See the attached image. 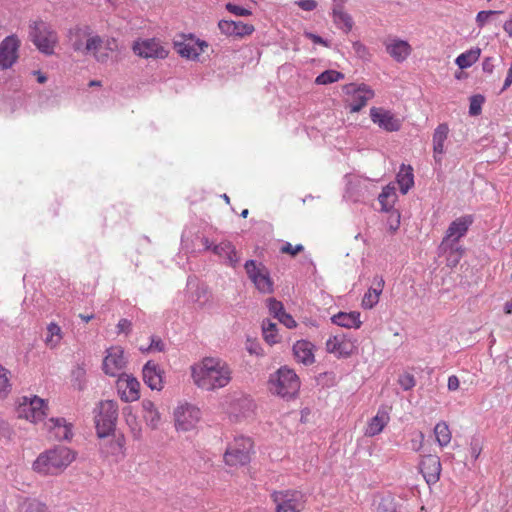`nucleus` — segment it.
<instances>
[{"instance_id":"obj_3","label":"nucleus","mask_w":512,"mask_h":512,"mask_svg":"<svg viewBox=\"0 0 512 512\" xmlns=\"http://www.w3.org/2000/svg\"><path fill=\"white\" fill-rule=\"evenodd\" d=\"M473 223V217L471 215H465L452 221L446 231V235L440 245V249L443 251H450L448 257L449 265L455 266L459 262L461 250L456 246L458 241L464 237Z\"/></svg>"},{"instance_id":"obj_39","label":"nucleus","mask_w":512,"mask_h":512,"mask_svg":"<svg viewBox=\"0 0 512 512\" xmlns=\"http://www.w3.org/2000/svg\"><path fill=\"white\" fill-rule=\"evenodd\" d=\"M62 337L63 336H62V331H61L60 326L54 322H51L47 326V333L45 336V344L49 348H56L60 344Z\"/></svg>"},{"instance_id":"obj_38","label":"nucleus","mask_w":512,"mask_h":512,"mask_svg":"<svg viewBox=\"0 0 512 512\" xmlns=\"http://www.w3.org/2000/svg\"><path fill=\"white\" fill-rule=\"evenodd\" d=\"M11 377V371L0 363V400L6 399L12 392Z\"/></svg>"},{"instance_id":"obj_11","label":"nucleus","mask_w":512,"mask_h":512,"mask_svg":"<svg viewBox=\"0 0 512 512\" xmlns=\"http://www.w3.org/2000/svg\"><path fill=\"white\" fill-rule=\"evenodd\" d=\"M344 90L348 96L347 103L351 113L359 112L375 96L374 90L364 83L348 84Z\"/></svg>"},{"instance_id":"obj_29","label":"nucleus","mask_w":512,"mask_h":512,"mask_svg":"<svg viewBox=\"0 0 512 512\" xmlns=\"http://www.w3.org/2000/svg\"><path fill=\"white\" fill-rule=\"evenodd\" d=\"M313 344L306 340H299L293 345V353L297 362L304 365L314 363Z\"/></svg>"},{"instance_id":"obj_31","label":"nucleus","mask_w":512,"mask_h":512,"mask_svg":"<svg viewBox=\"0 0 512 512\" xmlns=\"http://www.w3.org/2000/svg\"><path fill=\"white\" fill-rule=\"evenodd\" d=\"M360 312L351 311V312H339L334 315L331 320L332 323L345 327L348 329L354 328L358 329L362 325V321L360 319Z\"/></svg>"},{"instance_id":"obj_19","label":"nucleus","mask_w":512,"mask_h":512,"mask_svg":"<svg viewBox=\"0 0 512 512\" xmlns=\"http://www.w3.org/2000/svg\"><path fill=\"white\" fill-rule=\"evenodd\" d=\"M449 135V127L446 123L439 124L432 136L433 144V160L435 163V169L442 167L443 156L446 153V141Z\"/></svg>"},{"instance_id":"obj_6","label":"nucleus","mask_w":512,"mask_h":512,"mask_svg":"<svg viewBox=\"0 0 512 512\" xmlns=\"http://www.w3.org/2000/svg\"><path fill=\"white\" fill-rule=\"evenodd\" d=\"M117 417L118 406L116 402L112 400L100 402L95 415L96 432L99 438L108 437L114 432Z\"/></svg>"},{"instance_id":"obj_2","label":"nucleus","mask_w":512,"mask_h":512,"mask_svg":"<svg viewBox=\"0 0 512 512\" xmlns=\"http://www.w3.org/2000/svg\"><path fill=\"white\" fill-rule=\"evenodd\" d=\"M76 453L66 446H55L42 452L34 461L33 469L43 475L62 473L75 459Z\"/></svg>"},{"instance_id":"obj_20","label":"nucleus","mask_w":512,"mask_h":512,"mask_svg":"<svg viewBox=\"0 0 512 512\" xmlns=\"http://www.w3.org/2000/svg\"><path fill=\"white\" fill-rule=\"evenodd\" d=\"M120 398L125 402H133L140 397V383L130 375L121 374L117 381Z\"/></svg>"},{"instance_id":"obj_35","label":"nucleus","mask_w":512,"mask_h":512,"mask_svg":"<svg viewBox=\"0 0 512 512\" xmlns=\"http://www.w3.org/2000/svg\"><path fill=\"white\" fill-rule=\"evenodd\" d=\"M142 405V411H143V418L146 422V424L152 428L156 429L159 426L161 416L158 412L155 404L148 399H144L141 403Z\"/></svg>"},{"instance_id":"obj_62","label":"nucleus","mask_w":512,"mask_h":512,"mask_svg":"<svg viewBox=\"0 0 512 512\" xmlns=\"http://www.w3.org/2000/svg\"><path fill=\"white\" fill-rule=\"evenodd\" d=\"M512 84V62L508 69L502 90H506Z\"/></svg>"},{"instance_id":"obj_41","label":"nucleus","mask_w":512,"mask_h":512,"mask_svg":"<svg viewBox=\"0 0 512 512\" xmlns=\"http://www.w3.org/2000/svg\"><path fill=\"white\" fill-rule=\"evenodd\" d=\"M434 434L436 437L437 443L441 446H447L451 441V431L446 422L441 421L437 423L434 427Z\"/></svg>"},{"instance_id":"obj_53","label":"nucleus","mask_w":512,"mask_h":512,"mask_svg":"<svg viewBox=\"0 0 512 512\" xmlns=\"http://www.w3.org/2000/svg\"><path fill=\"white\" fill-rule=\"evenodd\" d=\"M500 11H480L476 16V23L479 27H483L492 15L499 14Z\"/></svg>"},{"instance_id":"obj_57","label":"nucleus","mask_w":512,"mask_h":512,"mask_svg":"<svg viewBox=\"0 0 512 512\" xmlns=\"http://www.w3.org/2000/svg\"><path fill=\"white\" fill-rule=\"evenodd\" d=\"M246 350L251 354V355H260L261 354V347L259 345L258 342L256 341H253V340H250L248 339L246 341Z\"/></svg>"},{"instance_id":"obj_5","label":"nucleus","mask_w":512,"mask_h":512,"mask_svg":"<svg viewBox=\"0 0 512 512\" xmlns=\"http://www.w3.org/2000/svg\"><path fill=\"white\" fill-rule=\"evenodd\" d=\"M270 390L283 397H294L300 388L297 374L290 368L282 367L270 378Z\"/></svg>"},{"instance_id":"obj_59","label":"nucleus","mask_w":512,"mask_h":512,"mask_svg":"<svg viewBox=\"0 0 512 512\" xmlns=\"http://www.w3.org/2000/svg\"><path fill=\"white\" fill-rule=\"evenodd\" d=\"M352 47H353V50L355 51V53L359 56V57H365V55L367 54V48L364 44H362L361 42L359 41H355L353 42L352 44Z\"/></svg>"},{"instance_id":"obj_49","label":"nucleus","mask_w":512,"mask_h":512,"mask_svg":"<svg viewBox=\"0 0 512 512\" xmlns=\"http://www.w3.org/2000/svg\"><path fill=\"white\" fill-rule=\"evenodd\" d=\"M141 350L144 352H163L165 350V343L160 337L152 336L149 347L146 349L141 348Z\"/></svg>"},{"instance_id":"obj_28","label":"nucleus","mask_w":512,"mask_h":512,"mask_svg":"<svg viewBox=\"0 0 512 512\" xmlns=\"http://www.w3.org/2000/svg\"><path fill=\"white\" fill-rule=\"evenodd\" d=\"M384 285L385 281L382 276H375L373 278V286L368 289L362 298L361 305L364 309H372L377 305Z\"/></svg>"},{"instance_id":"obj_40","label":"nucleus","mask_w":512,"mask_h":512,"mask_svg":"<svg viewBox=\"0 0 512 512\" xmlns=\"http://www.w3.org/2000/svg\"><path fill=\"white\" fill-rule=\"evenodd\" d=\"M262 332L265 341L269 345L276 344L280 341V337L277 332V325L269 319H265L262 322Z\"/></svg>"},{"instance_id":"obj_21","label":"nucleus","mask_w":512,"mask_h":512,"mask_svg":"<svg viewBox=\"0 0 512 512\" xmlns=\"http://www.w3.org/2000/svg\"><path fill=\"white\" fill-rule=\"evenodd\" d=\"M208 47L207 42L195 39L190 36L188 39L183 41H175L174 48L176 52L184 58L195 60L198 56L204 52V49Z\"/></svg>"},{"instance_id":"obj_52","label":"nucleus","mask_w":512,"mask_h":512,"mask_svg":"<svg viewBox=\"0 0 512 512\" xmlns=\"http://www.w3.org/2000/svg\"><path fill=\"white\" fill-rule=\"evenodd\" d=\"M218 28L221 33L227 36H234V21L233 20H220L218 23Z\"/></svg>"},{"instance_id":"obj_22","label":"nucleus","mask_w":512,"mask_h":512,"mask_svg":"<svg viewBox=\"0 0 512 512\" xmlns=\"http://www.w3.org/2000/svg\"><path fill=\"white\" fill-rule=\"evenodd\" d=\"M133 51L135 54L143 58L163 59L168 55V52L156 39H146L135 42L133 45Z\"/></svg>"},{"instance_id":"obj_50","label":"nucleus","mask_w":512,"mask_h":512,"mask_svg":"<svg viewBox=\"0 0 512 512\" xmlns=\"http://www.w3.org/2000/svg\"><path fill=\"white\" fill-rule=\"evenodd\" d=\"M304 250V246L302 244L292 245L290 242H285L280 251L283 254H289L291 256H295L296 254L302 252Z\"/></svg>"},{"instance_id":"obj_18","label":"nucleus","mask_w":512,"mask_h":512,"mask_svg":"<svg viewBox=\"0 0 512 512\" xmlns=\"http://www.w3.org/2000/svg\"><path fill=\"white\" fill-rule=\"evenodd\" d=\"M44 426L50 437L57 441H70L73 437V425L62 417H51Z\"/></svg>"},{"instance_id":"obj_55","label":"nucleus","mask_w":512,"mask_h":512,"mask_svg":"<svg viewBox=\"0 0 512 512\" xmlns=\"http://www.w3.org/2000/svg\"><path fill=\"white\" fill-rule=\"evenodd\" d=\"M132 323L128 319H120L117 324V333L128 335L131 332Z\"/></svg>"},{"instance_id":"obj_37","label":"nucleus","mask_w":512,"mask_h":512,"mask_svg":"<svg viewBox=\"0 0 512 512\" xmlns=\"http://www.w3.org/2000/svg\"><path fill=\"white\" fill-rule=\"evenodd\" d=\"M396 198L397 195L394 184L390 183L386 185L378 196V201L381 205V209L386 212L391 211L396 201Z\"/></svg>"},{"instance_id":"obj_33","label":"nucleus","mask_w":512,"mask_h":512,"mask_svg":"<svg viewBox=\"0 0 512 512\" xmlns=\"http://www.w3.org/2000/svg\"><path fill=\"white\" fill-rule=\"evenodd\" d=\"M332 16L337 28L345 33H349L352 30L354 22L352 17L344 10V6L333 5Z\"/></svg>"},{"instance_id":"obj_24","label":"nucleus","mask_w":512,"mask_h":512,"mask_svg":"<svg viewBox=\"0 0 512 512\" xmlns=\"http://www.w3.org/2000/svg\"><path fill=\"white\" fill-rule=\"evenodd\" d=\"M213 254L218 256L225 265L235 268L240 262V257L232 242L223 240L213 246Z\"/></svg>"},{"instance_id":"obj_45","label":"nucleus","mask_w":512,"mask_h":512,"mask_svg":"<svg viewBox=\"0 0 512 512\" xmlns=\"http://www.w3.org/2000/svg\"><path fill=\"white\" fill-rule=\"evenodd\" d=\"M187 288L188 290L196 289L195 294L192 293L189 297L192 301L196 302L199 301L206 293V290L204 287H200L199 283L196 278L189 277L187 280Z\"/></svg>"},{"instance_id":"obj_34","label":"nucleus","mask_w":512,"mask_h":512,"mask_svg":"<svg viewBox=\"0 0 512 512\" xmlns=\"http://www.w3.org/2000/svg\"><path fill=\"white\" fill-rule=\"evenodd\" d=\"M396 181L400 192L406 194L414 185L413 168L410 165L402 164L396 175Z\"/></svg>"},{"instance_id":"obj_61","label":"nucleus","mask_w":512,"mask_h":512,"mask_svg":"<svg viewBox=\"0 0 512 512\" xmlns=\"http://www.w3.org/2000/svg\"><path fill=\"white\" fill-rule=\"evenodd\" d=\"M471 456L477 459L480 455L481 448L477 442H472L470 447Z\"/></svg>"},{"instance_id":"obj_26","label":"nucleus","mask_w":512,"mask_h":512,"mask_svg":"<svg viewBox=\"0 0 512 512\" xmlns=\"http://www.w3.org/2000/svg\"><path fill=\"white\" fill-rule=\"evenodd\" d=\"M421 472L428 484H435L441 473L440 459L434 455H428L420 463Z\"/></svg>"},{"instance_id":"obj_8","label":"nucleus","mask_w":512,"mask_h":512,"mask_svg":"<svg viewBox=\"0 0 512 512\" xmlns=\"http://www.w3.org/2000/svg\"><path fill=\"white\" fill-rule=\"evenodd\" d=\"M271 497L275 504V512H301L306 503L305 494L294 489L274 491Z\"/></svg>"},{"instance_id":"obj_51","label":"nucleus","mask_w":512,"mask_h":512,"mask_svg":"<svg viewBox=\"0 0 512 512\" xmlns=\"http://www.w3.org/2000/svg\"><path fill=\"white\" fill-rule=\"evenodd\" d=\"M398 382L399 385L406 391L412 389L416 384L414 376L409 373L401 375Z\"/></svg>"},{"instance_id":"obj_1","label":"nucleus","mask_w":512,"mask_h":512,"mask_svg":"<svg viewBox=\"0 0 512 512\" xmlns=\"http://www.w3.org/2000/svg\"><path fill=\"white\" fill-rule=\"evenodd\" d=\"M193 383L200 389L214 391L227 386L232 380L230 365L217 357H205L191 366Z\"/></svg>"},{"instance_id":"obj_44","label":"nucleus","mask_w":512,"mask_h":512,"mask_svg":"<svg viewBox=\"0 0 512 512\" xmlns=\"http://www.w3.org/2000/svg\"><path fill=\"white\" fill-rule=\"evenodd\" d=\"M478 56H479V50L478 51H472V50L467 51V52L461 53L456 58L455 62L459 68L465 69V68L472 66L477 61Z\"/></svg>"},{"instance_id":"obj_42","label":"nucleus","mask_w":512,"mask_h":512,"mask_svg":"<svg viewBox=\"0 0 512 512\" xmlns=\"http://www.w3.org/2000/svg\"><path fill=\"white\" fill-rule=\"evenodd\" d=\"M19 512H50L45 503L33 499L26 498L19 504Z\"/></svg>"},{"instance_id":"obj_56","label":"nucleus","mask_w":512,"mask_h":512,"mask_svg":"<svg viewBox=\"0 0 512 512\" xmlns=\"http://www.w3.org/2000/svg\"><path fill=\"white\" fill-rule=\"evenodd\" d=\"M388 226L392 232H395L400 226V214L397 211H392L389 219Z\"/></svg>"},{"instance_id":"obj_43","label":"nucleus","mask_w":512,"mask_h":512,"mask_svg":"<svg viewBox=\"0 0 512 512\" xmlns=\"http://www.w3.org/2000/svg\"><path fill=\"white\" fill-rule=\"evenodd\" d=\"M343 78L344 75L341 72L336 70H326L316 77L315 83L318 85H327L337 82Z\"/></svg>"},{"instance_id":"obj_14","label":"nucleus","mask_w":512,"mask_h":512,"mask_svg":"<svg viewBox=\"0 0 512 512\" xmlns=\"http://www.w3.org/2000/svg\"><path fill=\"white\" fill-rule=\"evenodd\" d=\"M101 454L112 462H119L125 457V438L123 435L101 438Z\"/></svg>"},{"instance_id":"obj_16","label":"nucleus","mask_w":512,"mask_h":512,"mask_svg":"<svg viewBox=\"0 0 512 512\" xmlns=\"http://www.w3.org/2000/svg\"><path fill=\"white\" fill-rule=\"evenodd\" d=\"M20 40L16 35H9L0 43V68H11L18 59Z\"/></svg>"},{"instance_id":"obj_48","label":"nucleus","mask_w":512,"mask_h":512,"mask_svg":"<svg viewBox=\"0 0 512 512\" xmlns=\"http://www.w3.org/2000/svg\"><path fill=\"white\" fill-rule=\"evenodd\" d=\"M225 8L228 12L236 15V16H240V17H246V16H250L252 14V11L247 9V8H244L242 6H239L237 4H234V3H227L225 5Z\"/></svg>"},{"instance_id":"obj_27","label":"nucleus","mask_w":512,"mask_h":512,"mask_svg":"<svg viewBox=\"0 0 512 512\" xmlns=\"http://www.w3.org/2000/svg\"><path fill=\"white\" fill-rule=\"evenodd\" d=\"M269 313L276 318L280 323L286 326L289 329L296 327V321L293 317L286 313L284 310V306L282 302L276 300L275 298H268L266 301Z\"/></svg>"},{"instance_id":"obj_32","label":"nucleus","mask_w":512,"mask_h":512,"mask_svg":"<svg viewBox=\"0 0 512 512\" xmlns=\"http://www.w3.org/2000/svg\"><path fill=\"white\" fill-rule=\"evenodd\" d=\"M389 419V414L384 409H379L376 415L368 422L365 435L372 437L380 434L388 424Z\"/></svg>"},{"instance_id":"obj_4","label":"nucleus","mask_w":512,"mask_h":512,"mask_svg":"<svg viewBox=\"0 0 512 512\" xmlns=\"http://www.w3.org/2000/svg\"><path fill=\"white\" fill-rule=\"evenodd\" d=\"M47 402L36 395L20 396L15 401V414L17 418L37 424L47 415Z\"/></svg>"},{"instance_id":"obj_60","label":"nucleus","mask_w":512,"mask_h":512,"mask_svg":"<svg viewBox=\"0 0 512 512\" xmlns=\"http://www.w3.org/2000/svg\"><path fill=\"white\" fill-rule=\"evenodd\" d=\"M460 382L457 376L451 375L448 378L447 387L450 391H455L459 388Z\"/></svg>"},{"instance_id":"obj_25","label":"nucleus","mask_w":512,"mask_h":512,"mask_svg":"<svg viewBox=\"0 0 512 512\" xmlns=\"http://www.w3.org/2000/svg\"><path fill=\"white\" fill-rule=\"evenodd\" d=\"M385 48H386L387 53L396 62H399V63L404 62L412 52V47L407 41L401 40L396 37L389 38L385 42Z\"/></svg>"},{"instance_id":"obj_9","label":"nucleus","mask_w":512,"mask_h":512,"mask_svg":"<svg viewBox=\"0 0 512 512\" xmlns=\"http://www.w3.org/2000/svg\"><path fill=\"white\" fill-rule=\"evenodd\" d=\"M30 37L40 52L46 55L54 53L58 37L56 32L47 23L43 21L34 22L31 26Z\"/></svg>"},{"instance_id":"obj_12","label":"nucleus","mask_w":512,"mask_h":512,"mask_svg":"<svg viewBox=\"0 0 512 512\" xmlns=\"http://www.w3.org/2000/svg\"><path fill=\"white\" fill-rule=\"evenodd\" d=\"M201 418L200 409L189 403H181L174 411L175 427L178 431L193 430Z\"/></svg>"},{"instance_id":"obj_7","label":"nucleus","mask_w":512,"mask_h":512,"mask_svg":"<svg viewBox=\"0 0 512 512\" xmlns=\"http://www.w3.org/2000/svg\"><path fill=\"white\" fill-rule=\"evenodd\" d=\"M253 442L245 436L235 437L229 443L224 454V461L228 466H244L251 460Z\"/></svg>"},{"instance_id":"obj_36","label":"nucleus","mask_w":512,"mask_h":512,"mask_svg":"<svg viewBox=\"0 0 512 512\" xmlns=\"http://www.w3.org/2000/svg\"><path fill=\"white\" fill-rule=\"evenodd\" d=\"M102 39L98 35L90 36L85 43V54L92 53L98 62L104 63L108 60V53L100 52Z\"/></svg>"},{"instance_id":"obj_47","label":"nucleus","mask_w":512,"mask_h":512,"mask_svg":"<svg viewBox=\"0 0 512 512\" xmlns=\"http://www.w3.org/2000/svg\"><path fill=\"white\" fill-rule=\"evenodd\" d=\"M234 36H246L254 32V26L251 24L243 23L241 21H234Z\"/></svg>"},{"instance_id":"obj_54","label":"nucleus","mask_w":512,"mask_h":512,"mask_svg":"<svg viewBox=\"0 0 512 512\" xmlns=\"http://www.w3.org/2000/svg\"><path fill=\"white\" fill-rule=\"evenodd\" d=\"M424 442V434L421 431H418L414 434V437L410 440V448L413 451H419L423 447Z\"/></svg>"},{"instance_id":"obj_13","label":"nucleus","mask_w":512,"mask_h":512,"mask_svg":"<svg viewBox=\"0 0 512 512\" xmlns=\"http://www.w3.org/2000/svg\"><path fill=\"white\" fill-rule=\"evenodd\" d=\"M244 268L249 279L254 283L259 292L271 293L273 291V282L265 266L257 265L254 260H248Z\"/></svg>"},{"instance_id":"obj_46","label":"nucleus","mask_w":512,"mask_h":512,"mask_svg":"<svg viewBox=\"0 0 512 512\" xmlns=\"http://www.w3.org/2000/svg\"><path fill=\"white\" fill-rule=\"evenodd\" d=\"M484 97L482 95H473L470 98L469 114L471 116H478L481 113Z\"/></svg>"},{"instance_id":"obj_17","label":"nucleus","mask_w":512,"mask_h":512,"mask_svg":"<svg viewBox=\"0 0 512 512\" xmlns=\"http://www.w3.org/2000/svg\"><path fill=\"white\" fill-rule=\"evenodd\" d=\"M126 360L124 351L120 346L110 347L106 350V356L103 360V371L109 376H120V372L124 369Z\"/></svg>"},{"instance_id":"obj_63","label":"nucleus","mask_w":512,"mask_h":512,"mask_svg":"<svg viewBox=\"0 0 512 512\" xmlns=\"http://www.w3.org/2000/svg\"><path fill=\"white\" fill-rule=\"evenodd\" d=\"M72 47L75 51L85 54V44L81 40L73 41Z\"/></svg>"},{"instance_id":"obj_15","label":"nucleus","mask_w":512,"mask_h":512,"mask_svg":"<svg viewBox=\"0 0 512 512\" xmlns=\"http://www.w3.org/2000/svg\"><path fill=\"white\" fill-rule=\"evenodd\" d=\"M370 118L374 124L387 132L399 131L402 126L401 120L393 112L382 107H372Z\"/></svg>"},{"instance_id":"obj_30","label":"nucleus","mask_w":512,"mask_h":512,"mask_svg":"<svg viewBox=\"0 0 512 512\" xmlns=\"http://www.w3.org/2000/svg\"><path fill=\"white\" fill-rule=\"evenodd\" d=\"M326 349L338 357H347L351 354L352 345L343 336L336 335L326 341Z\"/></svg>"},{"instance_id":"obj_23","label":"nucleus","mask_w":512,"mask_h":512,"mask_svg":"<svg viewBox=\"0 0 512 512\" xmlns=\"http://www.w3.org/2000/svg\"><path fill=\"white\" fill-rule=\"evenodd\" d=\"M143 380L152 390L161 391L164 387V370L155 362L148 361L142 369Z\"/></svg>"},{"instance_id":"obj_64","label":"nucleus","mask_w":512,"mask_h":512,"mask_svg":"<svg viewBox=\"0 0 512 512\" xmlns=\"http://www.w3.org/2000/svg\"><path fill=\"white\" fill-rule=\"evenodd\" d=\"M503 30L508 34L509 37H512V16L509 20L504 22Z\"/></svg>"},{"instance_id":"obj_58","label":"nucleus","mask_w":512,"mask_h":512,"mask_svg":"<svg viewBox=\"0 0 512 512\" xmlns=\"http://www.w3.org/2000/svg\"><path fill=\"white\" fill-rule=\"evenodd\" d=\"M296 4L304 11H313L317 7L315 0H298Z\"/></svg>"},{"instance_id":"obj_10","label":"nucleus","mask_w":512,"mask_h":512,"mask_svg":"<svg viewBox=\"0 0 512 512\" xmlns=\"http://www.w3.org/2000/svg\"><path fill=\"white\" fill-rule=\"evenodd\" d=\"M345 180V191L343 198L346 201L353 203L363 201L367 196L371 195L369 187L372 183L369 179L363 178L358 175L346 174Z\"/></svg>"}]
</instances>
